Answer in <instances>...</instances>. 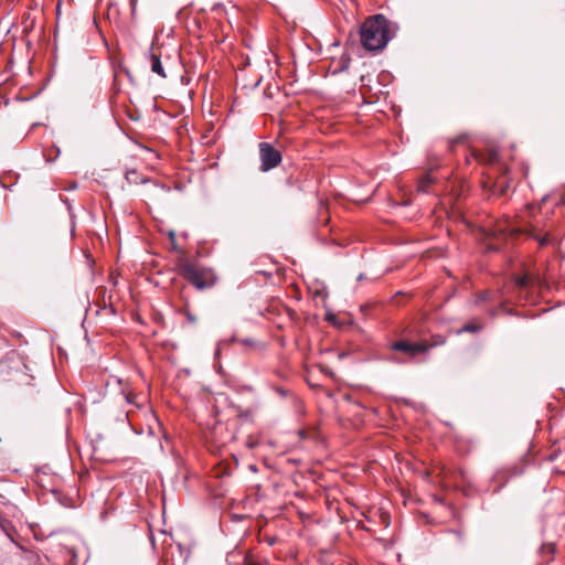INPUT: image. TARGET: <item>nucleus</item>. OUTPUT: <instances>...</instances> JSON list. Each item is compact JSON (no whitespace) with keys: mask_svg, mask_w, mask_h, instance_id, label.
I'll list each match as a JSON object with an SVG mask.
<instances>
[{"mask_svg":"<svg viewBox=\"0 0 565 565\" xmlns=\"http://www.w3.org/2000/svg\"><path fill=\"white\" fill-rule=\"evenodd\" d=\"M175 269L179 276L196 290L213 288L218 281V277L213 268L190 259L185 255H181L177 259Z\"/></svg>","mask_w":565,"mask_h":565,"instance_id":"f257e3e1","label":"nucleus"},{"mask_svg":"<svg viewBox=\"0 0 565 565\" xmlns=\"http://www.w3.org/2000/svg\"><path fill=\"white\" fill-rule=\"evenodd\" d=\"M390 24L383 14L367 18L360 29L362 46L371 52L383 50L393 35Z\"/></svg>","mask_w":565,"mask_h":565,"instance_id":"f03ea898","label":"nucleus"},{"mask_svg":"<svg viewBox=\"0 0 565 565\" xmlns=\"http://www.w3.org/2000/svg\"><path fill=\"white\" fill-rule=\"evenodd\" d=\"M258 151L260 159V170L263 172H267L281 163V152L274 148L269 142H259Z\"/></svg>","mask_w":565,"mask_h":565,"instance_id":"7ed1b4c3","label":"nucleus"},{"mask_svg":"<svg viewBox=\"0 0 565 565\" xmlns=\"http://www.w3.org/2000/svg\"><path fill=\"white\" fill-rule=\"evenodd\" d=\"M392 351L402 352L407 358L414 359L419 354H425L430 350L428 341L409 342L407 340L394 341L390 344Z\"/></svg>","mask_w":565,"mask_h":565,"instance_id":"20e7f679","label":"nucleus"},{"mask_svg":"<svg viewBox=\"0 0 565 565\" xmlns=\"http://www.w3.org/2000/svg\"><path fill=\"white\" fill-rule=\"evenodd\" d=\"M499 175L491 186V194L502 196L507 193L510 188L511 179L509 178V168L500 164L498 167Z\"/></svg>","mask_w":565,"mask_h":565,"instance_id":"39448f33","label":"nucleus"},{"mask_svg":"<svg viewBox=\"0 0 565 565\" xmlns=\"http://www.w3.org/2000/svg\"><path fill=\"white\" fill-rule=\"evenodd\" d=\"M436 182V177L434 175V171L425 173L422 178H419L417 182V191L422 193H428L431 184Z\"/></svg>","mask_w":565,"mask_h":565,"instance_id":"423d86ee","label":"nucleus"},{"mask_svg":"<svg viewBox=\"0 0 565 565\" xmlns=\"http://www.w3.org/2000/svg\"><path fill=\"white\" fill-rule=\"evenodd\" d=\"M149 62H150L151 71L153 73L158 74L162 78L167 77L159 54L151 52L149 55Z\"/></svg>","mask_w":565,"mask_h":565,"instance_id":"0eeeda50","label":"nucleus"},{"mask_svg":"<svg viewBox=\"0 0 565 565\" xmlns=\"http://www.w3.org/2000/svg\"><path fill=\"white\" fill-rule=\"evenodd\" d=\"M533 281L534 278L531 275L524 274L515 278V286L519 289H527L532 286Z\"/></svg>","mask_w":565,"mask_h":565,"instance_id":"6e6552de","label":"nucleus"},{"mask_svg":"<svg viewBox=\"0 0 565 565\" xmlns=\"http://www.w3.org/2000/svg\"><path fill=\"white\" fill-rule=\"evenodd\" d=\"M126 180L130 183V184H138V183H145L147 182L146 179L143 178H140L138 172L135 171V170H131V171H128L126 173Z\"/></svg>","mask_w":565,"mask_h":565,"instance_id":"1a4fd4ad","label":"nucleus"},{"mask_svg":"<svg viewBox=\"0 0 565 565\" xmlns=\"http://www.w3.org/2000/svg\"><path fill=\"white\" fill-rule=\"evenodd\" d=\"M481 330V324H478V323H466L459 331L458 333H462V332H478Z\"/></svg>","mask_w":565,"mask_h":565,"instance_id":"9d476101","label":"nucleus"},{"mask_svg":"<svg viewBox=\"0 0 565 565\" xmlns=\"http://www.w3.org/2000/svg\"><path fill=\"white\" fill-rule=\"evenodd\" d=\"M446 343V338L440 334H436L431 337V342L428 341V345H430V349L434 347L443 345Z\"/></svg>","mask_w":565,"mask_h":565,"instance_id":"9b49d317","label":"nucleus"},{"mask_svg":"<svg viewBox=\"0 0 565 565\" xmlns=\"http://www.w3.org/2000/svg\"><path fill=\"white\" fill-rule=\"evenodd\" d=\"M183 315L186 317L188 321L191 323L196 322V317L191 312L189 303H185L183 307Z\"/></svg>","mask_w":565,"mask_h":565,"instance_id":"f8f14e48","label":"nucleus"},{"mask_svg":"<svg viewBox=\"0 0 565 565\" xmlns=\"http://www.w3.org/2000/svg\"><path fill=\"white\" fill-rule=\"evenodd\" d=\"M124 395H125V399L129 403V404H134L136 406H139V403L137 401L138 398V395L135 394V393H131V392H128V393H125L124 392Z\"/></svg>","mask_w":565,"mask_h":565,"instance_id":"ddd939ff","label":"nucleus"},{"mask_svg":"<svg viewBox=\"0 0 565 565\" xmlns=\"http://www.w3.org/2000/svg\"><path fill=\"white\" fill-rule=\"evenodd\" d=\"M235 341L238 344L244 345V347H255L256 345L255 341L252 339H235Z\"/></svg>","mask_w":565,"mask_h":565,"instance_id":"4468645a","label":"nucleus"},{"mask_svg":"<svg viewBox=\"0 0 565 565\" xmlns=\"http://www.w3.org/2000/svg\"><path fill=\"white\" fill-rule=\"evenodd\" d=\"M495 232L505 235V234H512L513 230L508 226L498 225V227L495 228Z\"/></svg>","mask_w":565,"mask_h":565,"instance_id":"2eb2a0df","label":"nucleus"},{"mask_svg":"<svg viewBox=\"0 0 565 565\" xmlns=\"http://www.w3.org/2000/svg\"><path fill=\"white\" fill-rule=\"evenodd\" d=\"M169 238H170V241H171L172 248H173L174 250H177L175 234H174V232H172V231H171V232L169 233Z\"/></svg>","mask_w":565,"mask_h":565,"instance_id":"dca6fc26","label":"nucleus"},{"mask_svg":"<svg viewBox=\"0 0 565 565\" xmlns=\"http://www.w3.org/2000/svg\"><path fill=\"white\" fill-rule=\"evenodd\" d=\"M276 392L280 395V396H287V391L282 387H276Z\"/></svg>","mask_w":565,"mask_h":565,"instance_id":"f3484780","label":"nucleus"},{"mask_svg":"<svg viewBox=\"0 0 565 565\" xmlns=\"http://www.w3.org/2000/svg\"><path fill=\"white\" fill-rule=\"evenodd\" d=\"M250 415H252L250 411H246L245 413H242V414H241V416H246V417H248V416H250Z\"/></svg>","mask_w":565,"mask_h":565,"instance_id":"a211bd4d","label":"nucleus"},{"mask_svg":"<svg viewBox=\"0 0 565 565\" xmlns=\"http://www.w3.org/2000/svg\"><path fill=\"white\" fill-rule=\"evenodd\" d=\"M462 140H463V138H462V137H458V138H457V139H455L452 142H454V143H458V142H461Z\"/></svg>","mask_w":565,"mask_h":565,"instance_id":"6ab92c4d","label":"nucleus"},{"mask_svg":"<svg viewBox=\"0 0 565 565\" xmlns=\"http://www.w3.org/2000/svg\"><path fill=\"white\" fill-rule=\"evenodd\" d=\"M244 565H259V564L254 563V562H246Z\"/></svg>","mask_w":565,"mask_h":565,"instance_id":"aec40b11","label":"nucleus"}]
</instances>
